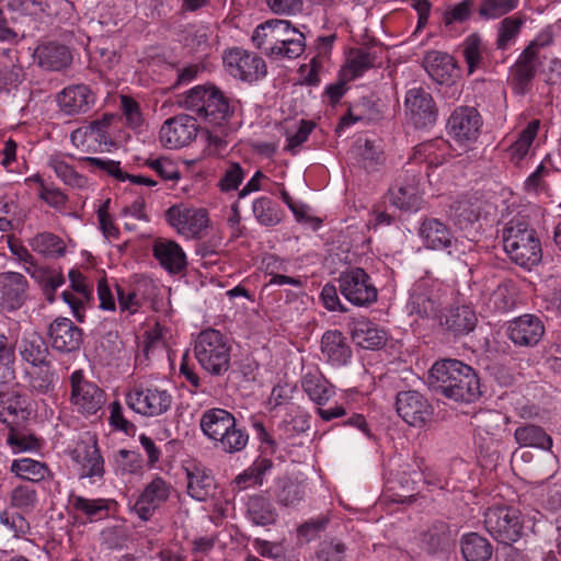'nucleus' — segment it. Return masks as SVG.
<instances>
[{
    "label": "nucleus",
    "instance_id": "1a4fd4ad",
    "mask_svg": "<svg viewBox=\"0 0 561 561\" xmlns=\"http://www.w3.org/2000/svg\"><path fill=\"white\" fill-rule=\"evenodd\" d=\"M341 294L354 306L364 307L377 300L378 290L370 276L360 267L342 272L339 277Z\"/></svg>",
    "mask_w": 561,
    "mask_h": 561
},
{
    "label": "nucleus",
    "instance_id": "603ef678",
    "mask_svg": "<svg viewBox=\"0 0 561 561\" xmlns=\"http://www.w3.org/2000/svg\"><path fill=\"white\" fill-rule=\"evenodd\" d=\"M197 119L191 115H178V147L191 144L198 135Z\"/></svg>",
    "mask_w": 561,
    "mask_h": 561
},
{
    "label": "nucleus",
    "instance_id": "dca6fc26",
    "mask_svg": "<svg viewBox=\"0 0 561 561\" xmlns=\"http://www.w3.org/2000/svg\"><path fill=\"white\" fill-rule=\"evenodd\" d=\"M545 325L542 320L530 313L522 314L508 322V339L518 346H535L542 339Z\"/></svg>",
    "mask_w": 561,
    "mask_h": 561
},
{
    "label": "nucleus",
    "instance_id": "8fccbe9b",
    "mask_svg": "<svg viewBox=\"0 0 561 561\" xmlns=\"http://www.w3.org/2000/svg\"><path fill=\"white\" fill-rule=\"evenodd\" d=\"M517 0H482L479 8V15L483 20H494L514 10Z\"/></svg>",
    "mask_w": 561,
    "mask_h": 561
},
{
    "label": "nucleus",
    "instance_id": "cd10ccee",
    "mask_svg": "<svg viewBox=\"0 0 561 561\" xmlns=\"http://www.w3.org/2000/svg\"><path fill=\"white\" fill-rule=\"evenodd\" d=\"M323 357L334 366L345 365L351 357V350L339 331H328L321 340Z\"/></svg>",
    "mask_w": 561,
    "mask_h": 561
},
{
    "label": "nucleus",
    "instance_id": "f3484780",
    "mask_svg": "<svg viewBox=\"0 0 561 561\" xmlns=\"http://www.w3.org/2000/svg\"><path fill=\"white\" fill-rule=\"evenodd\" d=\"M185 473L186 492L196 501H205L211 496L216 489L215 479L210 471L196 460H186L182 463Z\"/></svg>",
    "mask_w": 561,
    "mask_h": 561
},
{
    "label": "nucleus",
    "instance_id": "423d86ee",
    "mask_svg": "<svg viewBox=\"0 0 561 561\" xmlns=\"http://www.w3.org/2000/svg\"><path fill=\"white\" fill-rule=\"evenodd\" d=\"M484 526L488 533L503 545L517 542L524 530L520 512L507 506L488 508L484 514Z\"/></svg>",
    "mask_w": 561,
    "mask_h": 561
},
{
    "label": "nucleus",
    "instance_id": "473e14b6",
    "mask_svg": "<svg viewBox=\"0 0 561 561\" xmlns=\"http://www.w3.org/2000/svg\"><path fill=\"white\" fill-rule=\"evenodd\" d=\"M514 437L520 447L550 451L553 445L551 436L542 427L533 424L517 427Z\"/></svg>",
    "mask_w": 561,
    "mask_h": 561
},
{
    "label": "nucleus",
    "instance_id": "69168bd1",
    "mask_svg": "<svg viewBox=\"0 0 561 561\" xmlns=\"http://www.w3.org/2000/svg\"><path fill=\"white\" fill-rule=\"evenodd\" d=\"M57 1L58 0H23L22 4L24 10L30 14L53 16L57 14V10L53 8Z\"/></svg>",
    "mask_w": 561,
    "mask_h": 561
},
{
    "label": "nucleus",
    "instance_id": "774afa93",
    "mask_svg": "<svg viewBox=\"0 0 561 561\" xmlns=\"http://www.w3.org/2000/svg\"><path fill=\"white\" fill-rule=\"evenodd\" d=\"M110 421L115 428L123 431L127 435H134L136 431L135 425L124 417L122 407L118 402H113L111 405Z\"/></svg>",
    "mask_w": 561,
    "mask_h": 561
},
{
    "label": "nucleus",
    "instance_id": "f257e3e1",
    "mask_svg": "<svg viewBox=\"0 0 561 561\" xmlns=\"http://www.w3.org/2000/svg\"><path fill=\"white\" fill-rule=\"evenodd\" d=\"M433 388L455 401L472 402L480 397V383L474 370L457 359L435 363L430 370Z\"/></svg>",
    "mask_w": 561,
    "mask_h": 561
},
{
    "label": "nucleus",
    "instance_id": "aec40b11",
    "mask_svg": "<svg viewBox=\"0 0 561 561\" xmlns=\"http://www.w3.org/2000/svg\"><path fill=\"white\" fill-rule=\"evenodd\" d=\"M296 27L287 20H268L256 26L252 34V42L257 48H263L271 53V46L280 45Z\"/></svg>",
    "mask_w": 561,
    "mask_h": 561
},
{
    "label": "nucleus",
    "instance_id": "3c124183",
    "mask_svg": "<svg viewBox=\"0 0 561 561\" xmlns=\"http://www.w3.org/2000/svg\"><path fill=\"white\" fill-rule=\"evenodd\" d=\"M103 473V458L96 445L88 447L82 458L81 478L102 477Z\"/></svg>",
    "mask_w": 561,
    "mask_h": 561
},
{
    "label": "nucleus",
    "instance_id": "6ab92c4d",
    "mask_svg": "<svg viewBox=\"0 0 561 561\" xmlns=\"http://www.w3.org/2000/svg\"><path fill=\"white\" fill-rule=\"evenodd\" d=\"M57 103L67 115L85 114L93 107L95 96L88 85L72 84L58 93Z\"/></svg>",
    "mask_w": 561,
    "mask_h": 561
},
{
    "label": "nucleus",
    "instance_id": "ea45409f",
    "mask_svg": "<svg viewBox=\"0 0 561 561\" xmlns=\"http://www.w3.org/2000/svg\"><path fill=\"white\" fill-rule=\"evenodd\" d=\"M462 54L468 67V73L471 75L483 65L485 47L478 34L469 35L462 43Z\"/></svg>",
    "mask_w": 561,
    "mask_h": 561
},
{
    "label": "nucleus",
    "instance_id": "412c9836",
    "mask_svg": "<svg viewBox=\"0 0 561 561\" xmlns=\"http://www.w3.org/2000/svg\"><path fill=\"white\" fill-rule=\"evenodd\" d=\"M34 59L37 65L47 71H62L72 62L70 49L57 42H45L39 44L34 51Z\"/></svg>",
    "mask_w": 561,
    "mask_h": 561
},
{
    "label": "nucleus",
    "instance_id": "e433bc0d",
    "mask_svg": "<svg viewBox=\"0 0 561 561\" xmlns=\"http://www.w3.org/2000/svg\"><path fill=\"white\" fill-rule=\"evenodd\" d=\"M540 122L534 119L519 133L517 139L510 146L508 154L512 160L518 162L530 151L531 145L537 137Z\"/></svg>",
    "mask_w": 561,
    "mask_h": 561
},
{
    "label": "nucleus",
    "instance_id": "f03ea898",
    "mask_svg": "<svg viewBox=\"0 0 561 561\" xmlns=\"http://www.w3.org/2000/svg\"><path fill=\"white\" fill-rule=\"evenodd\" d=\"M503 249L516 265L531 271L542 259L541 242L536 231L522 221H511L503 230Z\"/></svg>",
    "mask_w": 561,
    "mask_h": 561
},
{
    "label": "nucleus",
    "instance_id": "4be33fe9",
    "mask_svg": "<svg viewBox=\"0 0 561 561\" xmlns=\"http://www.w3.org/2000/svg\"><path fill=\"white\" fill-rule=\"evenodd\" d=\"M30 415L25 396L15 391L0 392V422L8 428L27 423Z\"/></svg>",
    "mask_w": 561,
    "mask_h": 561
},
{
    "label": "nucleus",
    "instance_id": "6e6552de",
    "mask_svg": "<svg viewBox=\"0 0 561 561\" xmlns=\"http://www.w3.org/2000/svg\"><path fill=\"white\" fill-rule=\"evenodd\" d=\"M481 127L482 118L471 106L455 108L446 124L448 136L462 148H469L477 142Z\"/></svg>",
    "mask_w": 561,
    "mask_h": 561
},
{
    "label": "nucleus",
    "instance_id": "a878e982",
    "mask_svg": "<svg viewBox=\"0 0 561 561\" xmlns=\"http://www.w3.org/2000/svg\"><path fill=\"white\" fill-rule=\"evenodd\" d=\"M390 202L400 209L416 211L422 202L420 179L412 176L392 187L390 190Z\"/></svg>",
    "mask_w": 561,
    "mask_h": 561
},
{
    "label": "nucleus",
    "instance_id": "e2e57ef3",
    "mask_svg": "<svg viewBox=\"0 0 561 561\" xmlns=\"http://www.w3.org/2000/svg\"><path fill=\"white\" fill-rule=\"evenodd\" d=\"M122 110L126 116V122L131 128H137L142 124V115L139 104L129 96H122Z\"/></svg>",
    "mask_w": 561,
    "mask_h": 561
},
{
    "label": "nucleus",
    "instance_id": "2f4dec72",
    "mask_svg": "<svg viewBox=\"0 0 561 561\" xmlns=\"http://www.w3.org/2000/svg\"><path fill=\"white\" fill-rule=\"evenodd\" d=\"M447 142L444 139H433L414 147L411 159L415 163H426L428 167L440 165L445 161Z\"/></svg>",
    "mask_w": 561,
    "mask_h": 561
},
{
    "label": "nucleus",
    "instance_id": "39448f33",
    "mask_svg": "<svg viewBox=\"0 0 561 561\" xmlns=\"http://www.w3.org/2000/svg\"><path fill=\"white\" fill-rule=\"evenodd\" d=\"M232 346L217 329H205L194 342V355L201 367L213 376H221L230 368Z\"/></svg>",
    "mask_w": 561,
    "mask_h": 561
},
{
    "label": "nucleus",
    "instance_id": "a18cd8bd",
    "mask_svg": "<svg viewBox=\"0 0 561 561\" xmlns=\"http://www.w3.org/2000/svg\"><path fill=\"white\" fill-rule=\"evenodd\" d=\"M37 369L31 374L30 387L38 394H46L54 389L55 373L50 362L36 366Z\"/></svg>",
    "mask_w": 561,
    "mask_h": 561
},
{
    "label": "nucleus",
    "instance_id": "338daca9",
    "mask_svg": "<svg viewBox=\"0 0 561 561\" xmlns=\"http://www.w3.org/2000/svg\"><path fill=\"white\" fill-rule=\"evenodd\" d=\"M321 300L323 302V306L329 311H339L344 312L346 311L345 307L341 302V299L337 295V290L334 285L327 284L323 286L321 290Z\"/></svg>",
    "mask_w": 561,
    "mask_h": 561
},
{
    "label": "nucleus",
    "instance_id": "c9c22d12",
    "mask_svg": "<svg viewBox=\"0 0 561 561\" xmlns=\"http://www.w3.org/2000/svg\"><path fill=\"white\" fill-rule=\"evenodd\" d=\"M207 225L208 218L205 209L192 208L178 214V232L186 237H196Z\"/></svg>",
    "mask_w": 561,
    "mask_h": 561
},
{
    "label": "nucleus",
    "instance_id": "b1692460",
    "mask_svg": "<svg viewBox=\"0 0 561 561\" xmlns=\"http://www.w3.org/2000/svg\"><path fill=\"white\" fill-rule=\"evenodd\" d=\"M350 330L353 341L362 348H381L388 339L383 329L365 318L354 319Z\"/></svg>",
    "mask_w": 561,
    "mask_h": 561
},
{
    "label": "nucleus",
    "instance_id": "052dcab7",
    "mask_svg": "<svg viewBox=\"0 0 561 561\" xmlns=\"http://www.w3.org/2000/svg\"><path fill=\"white\" fill-rule=\"evenodd\" d=\"M306 495V485L297 482L287 483L278 494V500L285 505H295Z\"/></svg>",
    "mask_w": 561,
    "mask_h": 561
},
{
    "label": "nucleus",
    "instance_id": "680f3d73",
    "mask_svg": "<svg viewBox=\"0 0 561 561\" xmlns=\"http://www.w3.org/2000/svg\"><path fill=\"white\" fill-rule=\"evenodd\" d=\"M82 160L91 167L105 171L107 174L114 176L118 181H125L126 176L123 175V171L119 168L118 161L104 160L96 157H84Z\"/></svg>",
    "mask_w": 561,
    "mask_h": 561
},
{
    "label": "nucleus",
    "instance_id": "7c9ffc66",
    "mask_svg": "<svg viewBox=\"0 0 561 561\" xmlns=\"http://www.w3.org/2000/svg\"><path fill=\"white\" fill-rule=\"evenodd\" d=\"M301 386L308 397L318 405H324L335 394V388L318 373H307L302 377Z\"/></svg>",
    "mask_w": 561,
    "mask_h": 561
},
{
    "label": "nucleus",
    "instance_id": "09e8293b",
    "mask_svg": "<svg viewBox=\"0 0 561 561\" xmlns=\"http://www.w3.org/2000/svg\"><path fill=\"white\" fill-rule=\"evenodd\" d=\"M7 442L18 453L38 447L37 439L26 432V423H22L19 427H10Z\"/></svg>",
    "mask_w": 561,
    "mask_h": 561
},
{
    "label": "nucleus",
    "instance_id": "37998d69",
    "mask_svg": "<svg viewBox=\"0 0 561 561\" xmlns=\"http://www.w3.org/2000/svg\"><path fill=\"white\" fill-rule=\"evenodd\" d=\"M153 257L170 274L175 273V241L156 238L152 244Z\"/></svg>",
    "mask_w": 561,
    "mask_h": 561
},
{
    "label": "nucleus",
    "instance_id": "a19ab883",
    "mask_svg": "<svg viewBox=\"0 0 561 561\" xmlns=\"http://www.w3.org/2000/svg\"><path fill=\"white\" fill-rule=\"evenodd\" d=\"M69 504L75 511L84 514L90 522L102 518V514L106 515L108 508L103 499L90 500L76 494L69 496Z\"/></svg>",
    "mask_w": 561,
    "mask_h": 561
},
{
    "label": "nucleus",
    "instance_id": "4d7b16f0",
    "mask_svg": "<svg viewBox=\"0 0 561 561\" xmlns=\"http://www.w3.org/2000/svg\"><path fill=\"white\" fill-rule=\"evenodd\" d=\"M0 523L8 527L16 538L30 531V524L22 513L3 511L0 513Z\"/></svg>",
    "mask_w": 561,
    "mask_h": 561
},
{
    "label": "nucleus",
    "instance_id": "ddd939ff",
    "mask_svg": "<svg viewBox=\"0 0 561 561\" xmlns=\"http://www.w3.org/2000/svg\"><path fill=\"white\" fill-rule=\"evenodd\" d=\"M72 402L84 413L95 414L105 403V394L95 383L84 379L81 370L70 377Z\"/></svg>",
    "mask_w": 561,
    "mask_h": 561
},
{
    "label": "nucleus",
    "instance_id": "bb28decb",
    "mask_svg": "<svg viewBox=\"0 0 561 561\" xmlns=\"http://www.w3.org/2000/svg\"><path fill=\"white\" fill-rule=\"evenodd\" d=\"M439 322L455 335L468 334L477 325V316L469 306H457L439 317Z\"/></svg>",
    "mask_w": 561,
    "mask_h": 561
},
{
    "label": "nucleus",
    "instance_id": "5fc2aeb1",
    "mask_svg": "<svg viewBox=\"0 0 561 561\" xmlns=\"http://www.w3.org/2000/svg\"><path fill=\"white\" fill-rule=\"evenodd\" d=\"M49 165L54 169L56 175L60 178L66 184L75 187H82L85 184V179L78 174L65 161L53 158L49 161Z\"/></svg>",
    "mask_w": 561,
    "mask_h": 561
},
{
    "label": "nucleus",
    "instance_id": "49530a36",
    "mask_svg": "<svg viewBox=\"0 0 561 561\" xmlns=\"http://www.w3.org/2000/svg\"><path fill=\"white\" fill-rule=\"evenodd\" d=\"M306 47L305 35L300 31L291 33L280 45L271 46V54L275 56H284L287 58L299 57Z\"/></svg>",
    "mask_w": 561,
    "mask_h": 561
},
{
    "label": "nucleus",
    "instance_id": "58836bf2",
    "mask_svg": "<svg viewBox=\"0 0 561 561\" xmlns=\"http://www.w3.org/2000/svg\"><path fill=\"white\" fill-rule=\"evenodd\" d=\"M11 471L21 479L39 482L48 474V468L45 463L31 458L16 459L11 465Z\"/></svg>",
    "mask_w": 561,
    "mask_h": 561
},
{
    "label": "nucleus",
    "instance_id": "5701e85b",
    "mask_svg": "<svg viewBox=\"0 0 561 561\" xmlns=\"http://www.w3.org/2000/svg\"><path fill=\"white\" fill-rule=\"evenodd\" d=\"M27 280L16 272L0 273V304L8 310L20 308L26 298Z\"/></svg>",
    "mask_w": 561,
    "mask_h": 561
},
{
    "label": "nucleus",
    "instance_id": "9d476101",
    "mask_svg": "<svg viewBox=\"0 0 561 561\" xmlns=\"http://www.w3.org/2000/svg\"><path fill=\"white\" fill-rule=\"evenodd\" d=\"M224 65L227 72L244 82H254L265 77L266 65L262 57L255 53L231 48L224 54Z\"/></svg>",
    "mask_w": 561,
    "mask_h": 561
},
{
    "label": "nucleus",
    "instance_id": "bf43d9fd",
    "mask_svg": "<svg viewBox=\"0 0 561 561\" xmlns=\"http://www.w3.org/2000/svg\"><path fill=\"white\" fill-rule=\"evenodd\" d=\"M346 548L340 541H328L320 546L317 552V561H344Z\"/></svg>",
    "mask_w": 561,
    "mask_h": 561
},
{
    "label": "nucleus",
    "instance_id": "393cba45",
    "mask_svg": "<svg viewBox=\"0 0 561 561\" xmlns=\"http://www.w3.org/2000/svg\"><path fill=\"white\" fill-rule=\"evenodd\" d=\"M424 64L428 76L439 84H448L459 71L454 57L442 51H430Z\"/></svg>",
    "mask_w": 561,
    "mask_h": 561
},
{
    "label": "nucleus",
    "instance_id": "7ed1b4c3",
    "mask_svg": "<svg viewBox=\"0 0 561 561\" xmlns=\"http://www.w3.org/2000/svg\"><path fill=\"white\" fill-rule=\"evenodd\" d=\"M201 428L216 447L226 453L242 450L249 440L245 431L237 425L234 416L225 409L205 411L201 419Z\"/></svg>",
    "mask_w": 561,
    "mask_h": 561
},
{
    "label": "nucleus",
    "instance_id": "13d9d810",
    "mask_svg": "<svg viewBox=\"0 0 561 561\" xmlns=\"http://www.w3.org/2000/svg\"><path fill=\"white\" fill-rule=\"evenodd\" d=\"M244 180V171L238 162H231L219 181V188L222 192L234 191Z\"/></svg>",
    "mask_w": 561,
    "mask_h": 561
},
{
    "label": "nucleus",
    "instance_id": "0e129e2a",
    "mask_svg": "<svg viewBox=\"0 0 561 561\" xmlns=\"http://www.w3.org/2000/svg\"><path fill=\"white\" fill-rule=\"evenodd\" d=\"M145 496V500L157 503H161L167 500L169 495V489L165 482L161 478H156L141 493Z\"/></svg>",
    "mask_w": 561,
    "mask_h": 561
},
{
    "label": "nucleus",
    "instance_id": "f704fd0d",
    "mask_svg": "<svg viewBox=\"0 0 561 561\" xmlns=\"http://www.w3.org/2000/svg\"><path fill=\"white\" fill-rule=\"evenodd\" d=\"M373 65L374 58L370 53L365 49H353L340 70V77L343 81H352L363 76Z\"/></svg>",
    "mask_w": 561,
    "mask_h": 561
},
{
    "label": "nucleus",
    "instance_id": "2eb2a0df",
    "mask_svg": "<svg viewBox=\"0 0 561 561\" xmlns=\"http://www.w3.org/2000/svg\"><path fill=\"white\" fill-rule=\"evenodd\" d=\"M127 405L141 415H159L165 412L172 403V397L167 391L157 389H134L126 396Z\"/></svg>",
    "mask_w": 561,
    "mask_h": 561
},
{
    "label": "nucleus",
    "instance_id": "c03bdc74",
    "mask_svg": "<svg viewBox=\"0 0 561 561\" xmlns=\"http://www.w3.org/2000/svg\"><path fill=\"white\" fill-rule=\"evenodd\" d=\"M37 503L36 490L30 484L16 485L10 495V504L12 507L20 510L22 513H30L35 508Z\"/></svg>",
    "mask_w": 561,
    "mask_h": 561
},
{
    "label": "nucleus",
    "instance_id": "0eeeda50",
    "mask_svg": "<svg viewBox=\"0 0 561 561\" xmlns=\"http://www.w3.org/2000/svg\"><path fill=\"white\" fill-rule=\"evenodd\" d=\"M483 209L484 202L481 197L477 194H465L450 204L448 216L469 241H474L480 234Z\"/></svg>",
    "mask_w": 561,
    "mask_h": 561
},
{
    "label": "nucleus",
    "instance_id": "864d4df0",
    "mask_svg": "<svg viewBox=\"0 0 561 561\" xmlns=\"http://www.w3.org/2000/svg\"><path fill=\"white\" fill-rule=\"evenodd\" d=\"M116 472L136 473L142 469L141 456L133 450L121 449L115 456Z\"/></svg>",
    "mask_w": 561,
    "mask_h": 561
},
{
    "label": "nucleus",
    "instance_id": "f8f14e48",
    "mask_svg": "<svg viewBox=\"0 0 561 561\" xmlns=\"http://www.w3.org/2000/svg\"><path fill=\"white\" fill-rule=\"evenodd\" d=\"M419 237L428 250L446 251L448 254L458 251V239L451 228L437 218H425L420 224Z\"/></svg>",
    "mask_w": 561,
    "mask_h": 561
},
{
    "label": "nucleus",
    "instance_id": "9b49d317",
    "mask_svg": "<svg viewBox=\"0 0 561 561\" xmlns=\"http://www.w3.org/2000/svg\"><path fill=\"white\" fill-rule=\"evenodd\" d=\"M404 110L408 119L416 128H426L435 124L437 108L432 95L422 88L408 90L404 98Z\"/></svg>",
    "mask_w": 561,
    "mask_h": 561
},
{
    "label": "nucleus",
    "instance_id": "79ce46f5",
    "mask_svg": "<svg viewBox=\"0 0 561 561\" xmlns=\"http://www.w3.org/2000/svg\"><path fill=\"white\" fill-rule=\"evenodd\" d=\"M522 16L513 15L505 18L499 24L496 45L500 49H506L513 45L524 25Z\"/></svg>",
    "mask_w": 561,
    "mask_h": 561
},
{
    "label": "nucleus",
    "instance_id": "c756f323",
    "mask_svg": "<svg viewBox=\"0 0 561 561\" xmlns=\"http://www.w3.org/2000/svg\"><path fill=\"white\" fill-rule=\"evenodd\" d=\"M428 282L423 279L414 284L410 296V308L422 317H438V300L432 294H427L425 288Z\"/></svg>",
    "mask_w": 561,
    "mask_h": 561
},
{
    "label": "nucleus",
    "instance_id": "a211bd4d",
    "mask_svg": "<svg viewBox=\"0 0 561 561\" xmlns=\"http://www.w3.org/2000/svg\"><path fill=\"white\" fill-rule=\"evenodd\" d=\"M54 350L60 353H71L80 348L82 330L68 318H57L47 331Z\"/></svg>",
    "mask_w": 561,
    "mask_h": 561
},
{
    "label": "nucleus",
    "instance_id": "4c0bfd02",
    "mask_svg": "<svg viewBox=\"0 0 561 561\" xmlns=\"http://www.w3.org/2000/svg\"><path fill=\"white\" fill-rule=\"evenodd\" d=\"M33 251L46 257H59L65 254L66 245L62 239L50 232L36 234L30 242Z\"/></svg>",
    "mask_w": 561,
    "mask_h": 561
},
{
    "label": "nucleus",
    "instance_id": "de8ad7c7",
    "mask_svg": "<svg viewBox=\"0 0 561 561\" xmlns=\"http://www.w3.org/2000/svg\"><path fill=\"white\" fill-rule=\"evenodd\" d=\"M252 211L255 219L264 226H275L280 217L273 202L265 196L257 197L252 203Z\"/></svg>",
    "mask_w": 561,
    "mask_h": 561
},
{
    "label": "nucleus",
    "instance_id": "4468645a",
    "mask_svg": "<svg viewBox=\"0 0 561 561\" xmlns=\"http://www.w3.org/2000/svg\"><path fill=\"white\" fill-rule=\"evenodd\" d=\"M399 416L409 425L423 426L432 416V407L417 391L399 392L396 400Z\"/></svg>",
    "mask_w": 561,
    "mask_h": 561
},
{
    "label": "nucleus",
    "instance_id": "20e7f679",
    "mask_svg": "<svg viewBox=\"0 0 561 561\" xmlns=\"http://www.w3.org/2000/svg\"><path fill=\"white\" fill-rule=\"evenodd\" d=\"M178 104L211 125H221L232 114L228 99L215 85H195L178 100Z\"/></svg>",
    "mask_w": 561,
    "mask_h": 561
},
{
    "label": "nucleus",
    "instance_id": "72a5a7b5",
    "mask_svg": "<svg viewBox=\"0 0 561 561\" xmlns=\"http://www.w3.org/2000/svg\"><path fill=\"white\" fill-rule=\"evenodd\" d=\"M462 557L466 561H488L492 556L489 540L477 533L462 536L460 541Z\"/></svg>",
    "mask_w": 561,
    "mask_h": 561
},
{
    "label": "nucleus",
    "instance_id": "6e6d98bb",
    "mask_svg": "<svg viewBox=\"0 0 561 561\" xmlns=\"http://www.w3.org/2000/svg\"><path fill=\"white\" fill-rule=\"evenodd\" d=\"M313 125L306 121H300L297 128L295 130H287L286 133V146L285 150L296 153L299 147L307 141Z\"/></svg>",
    "mask_w": 561,
    "mask_h": 561
},
{
    "label": "nucleus",
    "instance_id": "c85d7f7f",
    "mask_svg": "<svg viewBox=\"0 0 561 561\" xmlns=\"http://www.w3.org/2000/svg\"><path fill=\"white\" fill-rule=\"evenodd\" d=\"M19 352L23 360L33 366L46 364L49 360L48 346L42 335L32 332L21 340L19 344Z\"/></svg>",
    "mask_w": 561,
    "mask_h": 561
}]
</instances>
